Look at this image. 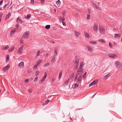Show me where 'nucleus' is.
I'll return each instance as SVG.
<instances>
[{
  "instance_id": "obj_1",
  "label": "nucleus",
  "mask_w": 122,
  "mask_h": 122,
  "mask_svg": "<svg viewBox=\"0 0 122 122\" xmlns=\"http://www.w3.org/2000/svg\"><path fill=\"white\" fill-rule=\"evenodd\" d=\"M30 32L29 31H27L25 32L23 34L22 38L24 39H25L27 38L29 35Z\"/></svg>"
},
{
  "instance_id": "obj_2",
  "label": "nucleus",
  "mask_w": 122,
  "mask_h": 122,
  "mask_svg": "<svg viewBox=\"0 0 122 122\" xmlns=\"http://www.w3.org/2000/svg\"><path fill=\"white\" fill-rule=\"evenodd\" d=\"M108 55L109 57L114 59H115L117 57L116 55L113 53H109Z\"/></svg>"
},
{
  "instance_id": "obj_3",
  "label": "nucleus",
  "mask_w": 122,
  "mask_h": 122,
  "mask_svg": "<svg viewBox=\"0 0 122 122\" xmlns=\"http://www.w3.org/2000/svg\"><path fill=\"white\" fill-rule=\"evenodd\" d=\"M115 64L117 68H119L121 64L120 62L118 61H116L115 62Z\"/></svg>"
},
{
  "instance_id": "obj_4",
  "label": "nucleus",
  "mask_w": 122,
  "mask_h": 122,
  "mask_svg": "<svg viewBox=\"0 0 122 122\" xmlns=\"http://www.w3.org/2000/svg\"><path fill=\"white\" fill-rule=\"evenodd\" d=\"M82 77V76L81 75H80L78 77V79L77 80V81L76 82L77 83H79L81 82V79Z\"/></svg>"
},
{
  "instance_id": "obj_5",
  "label": "nucleus",
  "mask_w": 122,
  "mask_h": 122,
  "mask_svg": "<svg viewBox=\"0 0 122 122\" xmlns=\"http://www.w3.org/2000/svg\"><path fill=\"white\" fill-rule=\"evenodd\" d=\"M98 28V26L97 24L95 23L93 28V29L95 30V31L97 32V29Z\"/></svg>"
},
{
  "instance_id": "obj_6",
  "label": "nucleus",
  "mask_w": 122,
  "mask_h": 122,
  "mask_svg": "<svg viewBox=\"0 0 122 122\" xmlns=\"http://www.w3.org/2000/svg\"><path fill=\"white\" fill-rule=\"evenodd\" d=\"M16 21L20 23V24H21L22 23V21L21 19H20V17H18L16 20Z\"/></svg>"
},
{
  "instance_id": "obj_7",
  "label": "nucleus",
  "mask_w": 122,
  "mask_h": 122,
  "mask_svg": "<svg viewBox=\"0 0 122 122\" xmlns=\"http://www.w3.org/2000/svg\"><path fill=\"white\" fill-rule=\"evenodd\" d=\"M9 65H7L3 68L2 69L3 71L4 72H5L9 68Z\"/></svg>"
},
{
  "instance_id": "obj_8",
  "label": "nucleus",
  "mask_w": 122,
  "mask_h": 122,
  "mask_svg": "<svg viewBox=\"0 0 122 122\" xmlns=\"http://www.w3.org/2000/svg\"><path fill=\"white\" fill-rule=\"evenodd\" d=\"M97 81L94 80L89 85V86H92V85L96 84L97 83Z\"/></svg>"
},
{
  "instance_id": "obj_9",
  "label": "nucleus",
  "mask_w": 122,
  "mask_h": 122,
  "mask_svg": "<svg viewBox=\"0 0 122 122\" xmlns=\"http://www.w3.org/2000/svg\"><path fill=\"white\" fill-rule=\"evenodd\" d=\"M79 119L78 121L79 122L81 121L82 122H83L84 120V119H83V117H78Z\"/></svg>"
},
{
  "instance_id": "obj_10",
  "label": "nucleus",
  "mask_w": 122,
  "mask_h": 122,
  "mask_svg": "<svg viewBox=\"0 0 122 122\" xmlns=\"http://www.w3.org/2000/svg\"><path fill=\"white\" fill-rule=\"evenodd\" d=\"M55 58L56 56L55 55H53L52 58V59L51 61V63H53L54 62H55Z\"/></svg>"
},
{
  "instance_id": "obj_11",
  "label": "nucleus",
  "mask_w": 122,
  "mask_h": 122,
  "mask_svg": "<svg viewBox=\"0 0 122 122\" xmlns=\"http://www.w3.org/2000/svg\"><path fill=\"white\" fill-rule=\"evenodd\" d=\"M24 63L23 62H21L18 64V66L20 67L24 66Z\"/></svg>"
},
{
  "instance_id": "obj_12",
  "label": "nucleus",
  "mask_w": 122,
  "mask_h": 122,
  "mask_svg": "<svg viewBox=\"0 0 122 122\" xmlns=\"http://www.w3.org/2000/svg\"><path fill=\"white\" fill-rule=\"evenodd\" d=\"M78 86V85L77 84L74 83L72 85V88L73 89H75L76 87H77Z\"/></svg>"
},
{
  "instance_id": "obj_13",
  "label": "nucleus",
  "mask_w": 122,
  "mask_h": 122,
  "mask_svg": "<svg viewBox=\"0 0 122 122\" xmlns=\"http://www.w3.org/2000/svg\"><path fill=\"white\" fill-rule=\"evenodd\" d=\"M121 35L120 34H115L114 37L117 38L118 37H119Z\"/></svg>"
},
{
  "instance_id": "obj_14",
  "label": "nucleus",
  "mask_w": 122,
  "mask_h": 122,
  "mask_svg": "<svg viewBox=\"0 0 122 122\" xmlns=\"http://www.w3.org/2000/svg\"><path fill=\"white\" fill-rule=\"evenodd\" d=\"M110 75V74L109 73L103 77V78L104 79H106L107 78H108Z\"/></svg>"
},
{
  "instance_id": "obj_15",
  "label": "nucleus",
  "mask_w": 122,
  "mask_h": 122,
  "mask_svg": "<svg viewBox=\"0 0 122 122\" xmlns=\"http://www.w3.org/2000/svg\"><path fill=\"white\" fill-rule=\"evenodd\" d=\"M99 30L100 31V33H104L105 32V30L104 29H100V28H99Z\"/></svg>"
},
{
  "instance_id": "obj_16",
  "label": "nucleus",
  "mask_w": 122,
  "mask_h": 122,
  "mask_svg": "<svg viewBox=\"0 0 122 122\" xmlns=\"http://www.w3.org/2000/svg\"><path fill=\"white\" fill-rule=\"evenodd\" d=\"M11 15L10 12L9 13L6 15V19H7L9 18V16Z\"/></svg>"
},
{
  "instance_id": "obj_17",
  "label": "nucleus",
  "mask_w": 122,
  "mask_h": 122,
  "mask_svg": "<svg viewBox=\"0 0 122 122\" xmlns=\"http://www.w3.org/2000/svg\"><path fill=\"white\" fill-rule=\"evenodd\" d=\"M74 33L75 34V35L76 36H78L80 35V34L78 32L76 31H75Z\"/></svg>"
},
{
  "instance_id": "obj_18",
  "label": "nucleus",
  "mask_w": 122,
  "mask_h": 122,
  "mask_svg": "<svg viewBox=\"0 0 122 122\" xmlns=\"http://www.w3.org/2000/svg\"><path fill=\"white\" fill-rule=\"evenodd\" d=\"M16 31V30L15 29H13L12 30L11 32L10 35H11L12 34H14V32Z\"/></svg>"
},
{
  "instance_id": "obj_19",
  "label": "nucleus",
  "mask_w": 122,
  "mask_h": 122,
  "mask_svg": "<svg viewBox=\"0 0 122 122\" xmlns=\"http://www.w3.org/2000/svg\"><path fill=\"white\" fill-rule=\"evenodd\" d=\"M45 75L43 76V77L42 79H43V80H44L46 78V76H47V74L46 73V72H45L44 73Z\"/></svg>"
},
{
  "instance_id": "obj_20",
  "label": "nucleus",
  "mask_w": 122,
  "mask_h": 122,
  "mask_svg": "<svg viewBox=\"0 0 122 122\" xmlns=\"http://www.w3.org/2000/svg\"><path fill=\"white\" fill-rule=\"evenodd\" d=\"M75 63H76L77 65H78L79 63V60H77V59H76Z\"/></svg>"
},
{
  "instance_id": "obj_21",
  "label": "nucleus",
  "mask_w": 122,
  "mask_h": 122,
  "mask_svg": "<svg viewBox=\"0 0 122 122\" xmlns=\"http://www.w3.org/2000/svg\"><path fill=\"white\" fill-rule=\"evenodd\" d=\"M50 27V26L49 25H47L46 26L45 28L47 29H49Z\"/></svg>"
},
{
  "instance_id": "obj_22",
  "label": "nucleus",
  "mask_w": 122,
  "mask_h": 122,
  "mask_svg": "<svg viewBox=\"0 0 122 122\" xmlns=\"http://www.w3.org/2000/svg\"><path fill=\"white\" fill-rule=\"evenodd\" d=\"M88 48V50L90 51V52L92 51V49L90 47H89V46H88L87 47Z\"/></svg>"
},
{
  "instance_id": "obj_23",
  "label": "nucleus",
  "mask_w": 122,
  "mask_h": 122,
  "mask_svg": "<svg viewBox=\"0 0 122 122\" xmlns=\"http://www.w3.org/2000/svg\"><path fill=\"white\" fill-rule=\"evenodd\" d=\"M42 61V60H39L37 62V65H38L40 63H41V62Z\"/></svg>"
},
{
  "instance_id": "obj_24",
  "label": "nucleus",
  "mask_w": 122,
  "mask_h": 122,
  "mask_svg": "<svg viewBox=\"0 0 122 122\" xmlns=\"http://www.w3.org/2000/svg\"><path fill=\"white\" fill-rule=\"evenodd\" d=\"M9 47L8 46H6L5 47H3L2 48V50H4L8 48Z\"/></svg>"
},
{
  "instance_id": "obj_25",
  "label": "nucleus",
  "mask_w": 122,
  "mask_h": 122,
  "mask_svg": "<svg viewBox=\"0 0 122 122\" xmlns=\"http://www.w3.org/2000/svg\"><path fill=\"white\" fill-rule=\"evenodd\" d=\"M69 79H68L64 83V85H67L68 83Z\"/></svg>"
},
{
  "instance_id": "obj_26",
  "label": "nucleus",
  "mask_w": 122,
  "mask_h": 122,
  "mask_svg": "<svg viewBox=\"0 0 122 122\" xmlns=\"http://www.w3.org/2000/svg\"><path fill=\"white\" fill-rule=\"evenodd\" d=\"M49 102V100H47L44 102V104H47Z\"/></svg>"
},
{
  "instance_id": "obj_27",
  "label": "nucleus",
  "mask_w": 122,
  "mask_h": 122,
  "mask_svg": "<svg viewBox=\"0 0 122 122\" xmlns=\"http://www.w3.org/2000/svg\"><path fill=\"white\" fill-rule=\"evenodd\" d=\"M30 16H31L30 14H28L27 15V17H25V18H27L28 19H29L30 18Z\"/></svg>"
},
{
  "instance_id": "obj_28",
  "label": "nucleus",
  "mask_w": 122,
  "mask_h": 122,
  "mask_svg": "<svg viewBox=\"0 0 122 122\" xmlns=\"http://www.w3.org/2000/svg\"><path fill=\"white\" fill-rule=\"evenodd\" d=\"M99 41L100 42H101L103 43H105V41L103 40V39H100Z\"/></svg>"
},
{
  "instance_id": "obj_29",
  "label": "nucleus",
  "mask_w": 122,
  "mask_h": 122,
  "mask_svg": "<svg viewBox=\"0 0 122 122\" xmlns=\"http://www.w3.org/2000/svg\"><path fill=\"white\" fill-rule=\"evenodd\" d=\"M86 72H85L83 76V77L84 80L86 78Z\"/></svg>"
},
{
  "instance_id": "obj_30",
  "label": "nucleus",
  "mask_w": 122,
  "mask_h": 122,
  "mask_svg": "<svg viewBox=\"0 0 122 122\" xmlns=\"http://www.w3.org/2000/svg\"><path fill=\"white\" fill-rule=\"evenodd\" d=\"M54 54L55 55H56V56H57V50L56 49H55Z\"/></svg>"
},
{
  "instance_id": "obj_31",
  "label": "nucleus",
  "mask_w": 122,
  "mask_h": 122,
  "mask_svg": "<svg viewBox=\"0 0 122 122\" xmlns=\"http://www.w3.org/2000/svg\"><path fill=\"white\" fill-rule=\"evenodd\" d=\"M84 65V64H83V63H81L80 65V66H79V68H80V69H82V67H83V66Z\"/></svg>"
},
{
  "instance_id": "obj_32",
  "label": "nucleus",
  "mask_w": 122,
  "mask_h": 122,
  "mask_svg": "<svg viewBox=\"0 0 122 122\" xmlns=\"http://www.w3.org/2000/svg\"><path fill=\"white\" fill-rule=\"evenodd\" d=\"M56 3L57 4V5H60L61 4V2L59 0H58L56 2Z\"/></svg>"
},
{
  "instance_id": "obj_33",
  "label": "nucleus",
  "mask_w": 122,
  "mask_h": 122,
  "mask_svg": "<svg viewBox=\"0 0 122 122\" xmlns=\"http://www.w3.org/2000/svg\"><path fill=\"white\" fill-rule=\"evenodd\" d=\"M84 34L85 35L86 37H89V34L87 32H85Z\"/></svg>"
},
{
  "instance_id": "obj_34",
  "label": "nucleus",
  "mask_w": 122,
  "mask_h": 122,
  "mask_svg": "<svg viewBox=\"0 0 122 122\" xmlns=\"http://www.w3.org/2000/svg\"><path fill=\"white\" fill-rule=\"evenodd\" d=\"M82 73V71H77L76 73V74L78 75L81 74Z\"/></svg>"
},
{
  "instance_id": "obj_35",
  "label": "nucleus",
  "mask_w": 122,
  "mask_h": 122,
  "mask_svg": "<svg viewBox=\"0 0 122 122\" xmlns=\"http://www.w3.org/2000/svg\"><path fill=\"white\" fill-rule=\"evenodd\" d=\"M89 43L90 44H96V42H93L92 41H90L89 42Z\"/></svg>"
},
{
  "instance_id": "obj_36",
  "label": "nucleus",
  "mask_w": 122,
  "mask_h": 122,
  "mask_svg": "<svg viewBox=\"0 0 122 122\" xmlns=\"http://www.w3.org/2000/svg\"><path fill=\"white\" fill-rule=\"evenodd\" d=\"M90 15L89 14H87V20H88L90 18Z\"/></svg>"
},
{
  "instance_id": "obj_37",
  "label": "nucleus",
  "mask_w": 122,
  "mask_h": 122,
  "mask_svg": "<svg viewBox=\"0 0 122 122\" xmlns=\"http://www.w3.org/2000/svg\"><path fill=\"white\" fill-rule=\"evenodd\" d=\"M91 2L92 3V4L93 6L95 7L97 5L96 4L93 2H92L91 1Z\"/></svg>"
},
{
  "instance_id": "obj_38",
  "label": "nucleus",
  "mask_w": 122,
  "mask_h": 122,
  "mask_svg": "<svg viewBox=\"0 0 122 122\" xmlns=\"http://www.w3.org/2000/svg\"><path fill=\"white\" fill-rule=\"evenodd\" d=\"M77 65H76L74 67V70H77V69L78 68V66H77Z\"/></svg>"
},
{
  "instance_id": "obj_39",
  "label": "nucleus",
  "mask_w": 122,
  "mask_h": 122,
  "mask_svg": "<svg viewBox=\"0 0 122 122\" xmlns=\"http://www.w3.org/2000/svg\"><path fill=\"white\" fill-rule=\"evenodd\" d=\"M39 73V71H36V72L35 73V75L36 76H38V74Z\"/></svg>"
},
{
  "instance_id": "obj_40",
  "label": "nucleus",
  "mask_w": 122,
  "mask_h": 122,
  "mask_svg": "<svg viewBox=\"0 0 122 122\" xmlns=\"http://www.w3.org/2000/svg\"><path fill=\"white\" fill-rule=\"evenodd\" d=\"M49 65V63H47L44 64V66L45 67H46L48 66V65Z\"/></svg>"
},
{
  "instance_id": "obj_41",
  "label": "nucleus",
  "mask_w": 122,
  "mask_h": 122,
  "mask_svg": "<svg viewBox=\"0 0 122 122\" xmlns=\"http://www.w3.org/2000/svg\"><path fill=\"white\" fill-rule=\"evenodd\" d=\"M44 81V80L43 79H41L39 81V83L41 84Z\"/></svg>"
},
{
  "instance_id": "obj_42",
  "label": "nucleus",
  "mask_w": 122,
  "mask_h": 122,
  "mask_svg": "<svg viewBox=\"0 0 122 122\" xmlns=\"http://www.w3.org/2000/svg\"><path fill=\"white\" fill-rule=\"evenodd\" d=\"M40 51H38L37 52V53L36 54V56H38L39 55V54H40Z\"/></svg>"
},
{
  "instance_id": "obj_43",
  "label": "nucleus",
  "mask_w": 122,
  "mask_h": 122,
  "mask_svg": "<svg viewBox=\"0 0 122 122\" xmlns=\"http://www.w3.org/2000/svg\"><path fill=\"white\" fill-rule=\"evenodd\" d=\"M74 74H72L71 75V76H70V77L71 78H72L73 79L74 78Z\"/></svg>"
},
{
  "instance_id": "obj_44",
  "label": "nucleus",
  "mask_w": 122,
  "mask_h": 122,
  "mask_svg": "<svg viewBox=\"0 0 122 122\" xmlns=\"http://www.w3.org/2000/svg\"><path fill=\"white\" fill-rule=\"evenodd\" d=\"M28 91L30 93H31L32 92V91L31 89L30 88L28 89Z\"/></svg>"
},
{
  "instance_id": "obj_45",
  "label": "nucleus",
  "mask_w": 122,
  "mask_h": 122,
  "mask_svg": "<svg viewBox=\"0 0 122 122\" xmlns=\"http://www.w3.org/2000/svg\"><path fill=\"white\" fill-rule=\"evenodd\" d=\"M37 67V66L36 65H35L34 66V67L33 68L34 69H36Z\"/></svg>"
},
{
  "instance_id": "obj_46",
  "label": "nucleus",
  "mask_w": 122,
  "mask_h": 122,
  "mask_svg": "<svg viewBox=\"0 0 122 122\" xmlns=\"http://www.w3.org/2000/svg\"><path fill=\"white\" fill-rule=\"evenodd\" d=\"M14 48H12L10 49L9 50L11 52V51H13L14 50Z\"/></svg>"
},
{
  "instance_id": "obj_47",
  "label": "nucleus",
  "mask_w": 122,
  "mask_h": 122,
  "mask_svg": "<svg viewBox=\"0 0 122 122\" xmlns=\"http://www.w3.org/2000/svg\"><path fill=\"white\" fill-rule=\"evenodd\" d=\"M38 78V77H36L34 80V81H36L37 80Z\"/></svg>"
},
{
  "instance_id": "obj_48",
  "label": "nucleus",
  "mask_w": 122,
  "mask_h": 122,
  "mask_svg": "<svg viewBox=\"0 0 122 122\" xmlns=\"http://www.w3.org/2000/svg\"><path fill=\"white\" fill-rule=\"evenodd\" d=\"M44 1L45 0H41V3H42V4H44Z\"/></svg>"
},
{
  "instance_id": "obj_49",
  "label": "nucleus",
  "mask_w": 122,
  "mask_h": 122,
  "mask_svg": "<svg viewBox=\"0 0 122 122\" xmlns=\"http://www.w3.org/2000/svg\"><path fill=\"white\" fill-rule=\"evenodd\" d=\"M23 46H21L20 48H19V49H20V50H22L23 49Z\"/></svg>"
},
{
  "instance_id": "obj_50",
  "label": "nucleus",
  "mask_w": 122,
  "mask_h": 122,
  "mask_svg": "<svg viewBox=\"0 0 122 122\" xmlns=\"http://www.w3.org/2000/svg\"><path fill=\"white\" fill-rule=\"evenodd\" d=\"M18 52L20 53H22V50L19 49L18 51Z\"/></svg>"
},
{
  "instance_id": "obj_51",
  "label": "nucleus",
  "mask_w": 122,
  "mask_h": 122,
  "mask_svg": "<svg viewBox=\"0 0 122 122\" xmlns=\"http://www.w3.org/2000/svg\"><path fill=\"white\" fill-rule=\"evenodd\" d=\"M31 3L33 4L34 3V0H31Z\"/></svg>"
},
{
  "instance_id": "obj_52",
  "label": "nucleus",
  "mask_w": 122,
  "mask_h": 122,
  "mask_svg": "<svg viewBox=\"0 0 122 122\" xmlns=\"http://www.w3.org/2000/svg\"><path fill=\"white\" fill-rule=\"evenodd\" d=\"M95 7L97 9L100 10V8L99 7H98V6H97V5Z\"/></svg>"
},
{
  "instance_id": "obj_53",
  "label": "nucleus",
  "mask_w": 122,
  "mask_h": 122,
  "mask_svg": "<svg viewBox=\"0 0 122 122\" xmlns=\"http://www.w3.org/2000/svg\"><path fill=\"white\" fill-rule=\"evenodd\" d=\"M109 46H110V47H112V43L111 42H109Z\"/></svg>"
},
{
  "instance_id": "obj_54",
  "label": "nucleus",
  "mask_w": 122,
  "mask_h": 122,
  "mask_svg": "<svg viewBox=\"0 0 122 122\" xmlns=\"http://www.w3.org/2000/svg\"><path fill=\"white\" fill-rule=\"evenodd\" d=\"M61 19L62 20V22H64L65 20V18H64V17H63V18L62 19Z\"/></svg>"
},
{
  "instance_id": "obj_55",
  "label": "nucleus",
  "mask_w": 122,
  "mask_h": 122,
  "mask_svg": "<svg viewBox=\"0 0 122 122\" xmlns=\"http://www.w3.org/2000/svg\"><path fill=\"white\" fill-rule=\"evenodd\" d=\"M62 74V72L61 71L59 73V76H61Z\"/></svg>"
},
{
  "instance_id": "obj_56",
  "label": "nucleus",
  "mask_w": 122,
  "mask_h": 122,
  "mask_svg": "<svg viewBox=\"0 0 122 122\" xmlns=\"http://www.w3.org/2000/svg\"><path fill=\"white\" fill-rule=\"evenodd\" d=\"M3 0H1L0 2V5H1L2 3H3Z\"/></svg>"
},
{
  "instance_id": "obj_57",
  "label": "nucleus",
  "mask_w": 122,
  "mask_h": 122,
  "mask_svg": "<svg viewBox=\"0 0 122 122\" xmlns=\"http://www.w3.org/2000/svg\"><path fill=\"white\" fill-rule=\"evenodd\" d=\"M62 23L64 25L66 26V23L65 22H62Z\"/></svg>"
},
{
  "instance_id": "obj_58",
  "label": "nucleus",
  "mask_w": 122,
  "mask_h": 122,
  "mask_svg": "<svg viewBox=\"0 0 122 122\" xmlns=\"http://www.w3.org/2000/svg\"><path fill=\"white\" fill-rule=\"evenodd\" d=\"M88 12L89 14H90L91 13V10L89 9H88Z\"/></svg>"
},
{
  "instance_id": "obj_59",
  "label": "nucleus",
  "mask_w": 122,
  "mask_h": 122,
  "mask_svg": "<svg viewBox=\"0 0 122 122\" xmlns=\"http://www.w3.org/2000/svg\"><path fill=\"white\" fill-rule=\"evenodd\" d=\"M2 13L1 12H0V18L2 16Z\"/></svg>"
},
{
  "instance_id": "obj_60",
  "label": "nucleus",
  "mask_w": 122,
  "mask_h": 122,
  "mask_svg": "<svg viewBox=\"0 0 122 122\" xmlns=\"http://www.w3.org/2000/svg\"><path fill=\"white\" fill-rule=\"evenodd\" d=\"M81 69H80V68H79V69H78L77 70V71H81Z\"/></svg>"
},
{
  "instance_id": "obj_61",
  "label": "nucleus",
  "mask_w": 122,
  "mask_h": 122,
  "mask_svg": "<svg viewBox=\"0 0 122 122\" xmlns=\"http://www.w3.org/2000/svg\"><path fill=\"white\" fill-rule=\"evenodd\" d=\"M9 56H7L6 57V60H8L9 59Z\"/></svg>"
},
{
  "instance_id": "obj_62",
  "label": "nucleus",
  "mask_w": 122,
  "mask_h": 122,
  "mask_svg": "<svg viewBox=\"0 0 122 122\" xmlns=\"http://www.w3.org/2000/svg\"><path fill=\"white\" fill-rule=\"evenodd\" d=\"M29 79H26V80L25 81V82H26V81L27 82H28L29 81Z\"/></svg>"
},
{
  "instance_id": "obj_63",
  "label": "nucleus",
  "mask_w": 122,
  "mask_h": 122,
  "mask_svg": "<svg viewBox=\"0 0 122 122\" xmlns=\"http://www.w3.org/2000/svg\"><path fill=\"white\" fill-rule=\"evenodd\" d=\"M15 26L17 27V29L19 26V25L18 24H17Z\"/></svg>"
},
{
  "instance_id": "obj_64",
  "label": "nucleus",
  "mask_w": 122,
  "mask_h": 122,
  "mask_svg": "<svg viewBox=\"0 0 122 122\" xmlns=\"http://www.w3.org/2000/svg\"><path fill=\"white\" fill-rule=\"evenodd\" d=\"M55 80V79L54 78H53L52 80V82H53Z\"/></svg>"
}]
</instances>
